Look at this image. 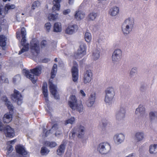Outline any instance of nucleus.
I'll use <instances>...</instances> for the list:
<instances>
[{"mask_svg":"<svg viewBox=\"0 0 157 157\" xmlns=\"http://www.w3.org/2000/svg\"><path fill=\"white\" fill-rule=\"evenodd\" d=\"M68 105L72 109L76 110L80 113L82 112L83 110V105L81 101L78 102L75 95L71 96L68 101Z\"/></svg>","mask_w":157,"mask_h":157,"instance_id":"f257e3e1","label":"nucleus"},{"mask_svg":"<svg viewBox=\"0 0 157 157\" xmlns=\"http://www.w3.org/2000/svg\"><path fill=\"white\" fill-rule=\"evenodd\" d=\"M30 71L26 70H24V73L26 77L29 79L34 84L37 80V78H35L34 75L36 76H39L41 73V69L39 67H36L30 69Z\"/></svg>","mask_w":157,"mask_h":157,"instance_id":"f03ea898","label":"nucleus"},{"mask_svg":"<svg viewBox=\"0 0 157 157\" xmlns=\"http://www.w3.org/2000/svg\"><path fill=\"white\" fill-rule=\"evenodd\" d=\"M11 99L16 102L19 105H21L22 102V96L21 93L17 90L15 89L13 94L11 96Z\"/></svg>","mask_w":157,"mask_h":157,"instance_id":"7ed1b4c3","label":"nucleus"},{"mask_svg":"<svg viewBox=\"0 0 157 157\" xmlns=\"http://www.w3.org/2000/svg\"><path fill=\"white\" fill-rule=\"evenodd\" d=\"M134 22L133 21H131L130 18L128 19L125 20L123 25V26H126V28L123 29L122 27V31L124 34H128L130 31L132 30V28L133 26Z\"/></svg>","mask_w":157,"mask_h":157,"instance_id":"20e7f679","label":"nucleus"},{"mask_svg":"<svg viewBox=\"0 0 157 157\" xmlns=\"http://www.w3.org/2000/svg\"><path fill=\"white\" fill-rule=\"evenodd\" d=\"M84 127L82 126L74 128L71 131V136L70 137L72 139L74 138L75 134L78 132V138H81L84 135Z\"/></svg>","mask_w":157,"mask_h":157,"instance_id":"39448f33","label":"nucleus"},{"mask_svg":"<svg viewBox=\"0 0 157 157\" xmlns=\"http://www.w3.org/2000/svg\"><path fill=\"white\" fill-rule=\"evenodd\" d=\"M110 146L109 144L104 142L99 144L98 149L100 153L106 154L110 150Z\"/></svg>","mask_w":157,"mask_h":157,"instance_id":"423d86ee","label":"nucleus"},{"mask_svg":"<svg viewBox=\"0 0 157 157\" xmlns=\"http://www.w3.org/2000/svg\"><path fill=\"white\" fill-rule=\"evenodd\" d=\"M6 137L13 138L15 136L14 129L9 125H6L4 127L3 131Z\"/></svg>","mask_w":157,"mask_h":157,"instance_id":"0eeeda50","label":"nucleus"},{"mask_svg":"<svg viewBox=\"0 0 157 157\" xmlns=\"http://www.w3.org/2000/svg\"><path fill=\"white\" fill-rule=\"evenodd\" d=\"M106 95L105 101V102L109 103L113 99L115 94L114 89L112 87L108 88L105 91Z\"/></svg>","mask_w":157,"mask_h":157,"instance_id":"6e6552de","label":"nucleus"},{"mask_svg":"<svg viewBox=\"0 0 157 157\" xmlns=\"http://www.w3.org/2000/svg\"><path fill=\"white\" fill-rule=\"evenodd\" d=\"M38 44V41L35 39H33L30 43V49L36 52L37 55L40 52Z\"/></svg>","mask_w":157,"mask_h":157,"instance_id":"1a4fd4ad","label":"nucleus"},{"mask_svg":"<svg viewBox=\"0 0 157 157\" xmlns=\"http://www.w3.org/2000/svg\"><path fill=\"white\" fill-rule=\"evenodd\" d=\"M86 46L85 44L82 43L80 45L79 48L76 54L77 58H80L86 55Z\"/></svg>","mask_w":157,"mask_h":157,"instance_id":"9d476101","label":"nucleus"},{"mask_svg":"<svg viewBox=\"0 0 157 157\" xmlns=\"http://www.w3.org/2000/svg\"><path fill=\"white\" fill-rule=\"evenodd\" d=\"M48 84L50 92L55 99H59V95L57 94V90L56 86L53 84L52 81L50 80L49 81Z\"/></svg>","mask_w":157,"mask_h":157,"instance_id":"9b49d317","label":"nucleus"},{"mask_svg":"<svg viewBox=\"0 0 157 157\" xmlns=\"http://www.w3.org/2000/svg\"><path fill=\"white\" fill-rule=\"evenodd\" d=\"M26 37H22L21 41V44L23 48L19 52L18 54L21 55L22 53L27 51L29 50V44L28 43H26Z\"/></svg>","mask_w":157,"mask_h":157,"instance_id":"f8f14e48","label":"nucleus"},{"mask_svg":"<svg viewBox=\"0 0 157 157\" xmlns=\"http://www.w3.org/2000/svg\"><path fill=\"white\" fill-rule=\"evenodd\" d=\"M92 74L90 70H87L84 74L83 82L85 83L90 82L92 79Z\"/></svg>","mask_w":157,"mask_h":157,"instance_id":"ddd939ff","label":"nucleus"},{"mask_svg":"<svg viewBox=\"0 0 157 157\" xmlns=\"http://www.w3.org/2000/svg\"><path fill=\"white\" fill-rule=\"evenodd\" d=\"M16 152L19 154L25 157V156L28 154L27 152L25 150L23 146L18 145L15 147Z\"/></svg>","mask_w":157,"mask_h":157,"instance_id":"4468645a","label":"nucleus"},{"mask_svg":"<svg viewBox=\"0 0 157 157\" xmlns=\"http://www.w3.org/2000/svg\"><path fill=\"white\" fill-rule=\"evenodd\" d=\"M78 29V26L76 25H69L66 29L65 33L68 34H72L75 31H77Z\"/></svg>","mask_w":157,"mask_h":157,"instance_id":"2eb2a0df","label":"nucleus"},{"mask_svg":"<svg viewBox=\"0 0 157 157\" xmlns=\"http://www.w3.org/2000/svg\"><path fill=\"white\" fill-rule=\"evenodd\" d=\"M122 52L121 50L117 49L113 52L112 56V60L113 61H117L121 57Z\"/></svg>","mask_w":157,"mask_h":157,"instance_id":"dca6fc26","label":"nucleus"},{"mask_svg":"<svg viewBox=\"0 0 157 157\" xmlns=\"http://www.w3.org/2000/svg\"><path fill=\"white\" fill-rule=\"evenodd\" d=\"M71 73L73 81L77 82L78 79V69L76 67L73 66L72 67Z\"/></svg>","mask_w":157,"mask_h":157,"instance_id":"f3484780","label":"nucleus"},{"mask_svg":"<svg viewBox=\"0 0 157 157\" xmlns=\"http://www.w3.org/2000/svg\"><path fill=\"white\" fill-rule=\"evenodd\" d=\"M42 90L43 94L45 98V100L46 102L48 101V92L47 89V84L46 82H44L42 85Z\"/></svg>","mask_w":157,"mask_h":157,"instance_id":"a211bd4d","label":"nucleus"},{"mask_svg":"<svg viewBox=\"0 0 157 157\" xmlns=\"http://www.w3.org/2000/svg\"><path fill=\"white\" fill-rule=\"evenodd\" d=\"M62 0H53L52 3L53 6L52 10L53 11H59L60 9V3Z\"/></svg>","mask_w":157,"mask_h":157,"instance_id":"6ab92c4d","label":"nucleus"},{"mask_svg":"<svg viewBox=\"0 0 157 157\" xmlns=\"http://www.w3.org/2000/svg\"><path fill=\"white\" fill-rule=\"evenodd\" d=\"M2 100L5 102V104L10 111L12 112L13 111V106L11 104L10 101H8V98L6 96H4L2 98Z\"/></svg>","mask_w":157,"mask_h":157,"instance_id":"aec40b11","label":"nucleus"},{"mask_svg":"<svg viewBox=\"0 0 157 157\" xmlns=\"http://www.w3.org/2000/svg\"><path fill=\"white\" fill-rule=\"evenodd\" d=\"M7 38L6 36L3 35H0V46L3 50H5L6 44V41Z\"/></svg>","mask_w":157,"mask_h":157,"instance_id":"412c9836","label":"nucleus"},{"mask_svg":"<svg viewBox=\"0 0 157 157\" xmlns=\"http://www.w3.org/2000/svg\"><path fill=\"white\" fill-rule=\"evenodd\" d=\"M12 119V115L9 113L5 114L3 117V121L5 123H9Z\"/></svg>","mask_w":157,"mask_h":157,"instance_id":"4be33fe9","label":"nucleus"},{"mask_svg":"<svg viewBox=\"0 0 157 157\" xmlns=\"http://www.w3.org/2000/svg\"><path fill=\"white\" fill-rule=\"evenodd\" d=\"M95 93L94 94H91L89 99L87 102V105L88 107L92 106L94 104L95 99Z\"/></svg>","mask_w":157,"mask_h":157,"instance_id":"5701e85b","label":"nucleus"},{"mask_svg":"<svg viewBox=\"0 0 157 157\" xmlns=\"http://www.w3.org/2000/svg\"><path fill=\"white\" fill-rule=\"evenodd\" d=\"M125 113V109L123 108H120V111L116 114V118L117 119H121L124 117Z\"/></svg>","mask_w":157,"mask_h":157,"instance_id":"b1692460","label":"nucleus"},{"mask_svg":"<svg viewBox=\"0 0 157 157\" xmlns=\"http://www.w3.org/2000/svg\"><path fill=\"white\" fill-rule=\"evenodd\" d=\"M85 13L81 11H77L75 15V18L78 20H80L83 18L85 16Z\"/></svg>","mask_w":157,"mask_h":157,"instance_id":"393cba45","label":"nucleus"},{"mask_svg":"<svg viewBox=\"0 0 157 157\" xmlns=\"http://www.w3.org/2000/svg\"><path fill=\"white\" fill-rule=\"evenodd\" d=\"M53 28V31L55 32H60L62 30L61 25L60 23H55L54 25Z\"/></svg>","mask_w":157,"mask_h":157,"instance_id":"a878e982","label":"nucleus"},{"mask_svg":"<svg viewBox=\"0 0 157 157\" xmlns=\"http://www.w3.org/2000/svg\"><path fill=\"white\" fill-rule=\"evenodd\" d=\"M114 139L119 143H121L124 140V136L122 134L120 133L115 135L114 137Z\"/></svg>","mask_w":157,"mask_h":157,"instance_id":"bb28decb","label":"nucleus"},{"mask_svg":"<svg viewBox=\"0 0 157 157\" xmlns=\"http://www.w3.org/2000/svg\"><path fill=\"white\" fill-rule=\"evenodd\" d=\"M119 8L117 7H114L110 9L109 14L112 16H115L119 13Z\"/></svg>","mask_w":157,"mask_h":157,"instance_id":"cd10ccee","label":"nucleus"},{"mask_svg":"<svg viewBox=\"0 0 157 157\" xmlns=\"http://www.w3.org/2000/svg\"><path fill=\"white\" fill-rule=\"evenodd\" d=\"M57 71V65L56 64H54L52 69L51 72V78L53 79L56 76Z\"/></svg>","mask_w":157,"mask_h":157,"instance_id":"c85d7f7f","label":"nucleus"},{"mask_svg":"<svg viewBox=\"0 0 157 157\" xmlns=\"http://www.w3.org/2000/svg\"><path fill=\"white\" fill-rule=\"evenodd\" d=\"M65 149V146L63 144H61L57 150L58 155H60L64 152Z\"/></svg>","mask_w":157,"mask_h":157,"instance_id":"c756f323","label":"nucleus"},{"mask_svg":"<svg viewBox=\"0 0 157 157\" xmlns=\"http://www.w3.org/2000/svg\"><path fill=\"white\" fill-rule=\"evenodd\" d=\"M149 152L151 154H155L157 152V144L151 145L149 147Z\"/></svg>","mask_w":157,"mask_h":157,"instance_id":"7c9ffc66","label":"nucleus"},{"mask_svg":"<svg viewBox=\"0 0 157 157\" xmlns=\"http://www.w3.org/2000/svg\"><path fill=\"white\" fill-rule=\"evenodd\" d=\"M0 83H9V81L8 78H5L4 73L3 72L0 73Z\"/></svg>","mask_w":157,"mask_h":157,"instance_id":"2f4dec72","label":"nucleus"},{"mask_svg":"<svg viewBox=\"0 0 157 157\" xmlns=\"http://www.w3.org/2000/svg\"><path fill=\"white\" fill-rule=\"evenodd\" d=\"M44 144L45 145L51 148L54 147H56L57 145L56 143L55 142H50L49 141H45Z\"/></svg>","mask_w":157,"mask_h":157,"instance_id":"473e14b6","label":"nucleus"},{"mask_svg":"<svg viewBox=\"0 0 157 157\" xmlns=\"http://www.w3.org/2000/svg\"><path fill=\"white\" fill-rule=\"evenodd\" d=\"M136 139L138 141L142 140L144 137V133L141 132L136 133L135 135Z\"/></svg>","mask_w":157,"mask_h":157,"instance_id":"72a5a7b5","label":"nucleus"},{"mask_svg":"<svg viewBox=\"0 0 157 157\" xmlns=\"http://www.w3.org/2000/svg\"><path fill=\"white\" fill-rule=\"evenodd\" d=\"M100 52L98 50H95L93 53L92 56L94 60L98 59L100 57Z\"/></svg>","mask_w":157,"mask_h":157,"instance_id":"f704fd0d","label":"nucleus"},{"mask_svg":"<svg viewBox=\"0 0 157 157\" xmlns=\"http://www.w3.org/2000/svg\"><path fill=\"white\" fill-rule=\"evenodd\" d=\"M145 110V108L143 107V105H140L139 106L138 108L136 109L135 113L136 114H137L138 112H139L141 114L144 112Z\"/></svg>","mask_w":157,"mask_h":157,"instance_id":"c9c22d12","label":"nucleus"},{"mask_svg":"<svg viewBox=\"0 0 157 157\" xmlns=\"http://www.w3.org/2000/svg\"><path fill=\"white\" fill-rule=\"evenodd\" d=\"M49 151L45 147H43L41 148L40 153L42 155H46L48 153Z\"/></svg>","mask_w":157,"mask_h":157,"instance_id":"e433bc0d","label":"nucleus"},{"mask_svg":"<svg viewBox=\"0 0 157 157\" xmlns=\"http://www.w3.org/2000/svg\"><path fill=\"white\" fill-rule=\"evenodd\" d=\"M97 15V13L94 12L90 13L89 15L88 18L89 20H94Z\"/></svg>","mask_w":157,"mask_h":157,"instance_id":"4c0bfd02","label":"nucleus"},{"mask_svg":"<svg viewBox=\"0 0 157 157\" xmlns=\"http://www.w3.org/2000/svg\"><path fill=\"white\" fill-rule=\"evenodd\" d=\"M85 39L87 42H90L91 40V36L90 34L88 32H86L85 35Z\"/></svg>","mask_w":157,"mask_h":157,"instance_id":"58836bf2","label":"nucleus"},{"mask_svg":"<svg viewBox=\"0 0 157 157\" xmlns=\"http://www.w3.org/2000/svg\"><path fill=\"white\" fill-rule=\"evenodd\" d=\"M48 42L47 40H42L40 43V47L42 49L46 48L48 46Z\"/></svg>","mask_w":157,"mask_h":157,"instance_id":"ea45409f","label":"nucleus"},{"mask_svg":"<svg viewBox=\"0 0 157 157\" xmlns=\"http://www.w3.org/2000/svg\"><path fill=\"white\" fill-rule=\"evenodd\" d=\"M58 13L54 14H49L48 17V19L49 21L54 20H56L57 17Z\"/></svg>","mask_w":157,"mask_h":157,"instance_id":"a19ab883","label":"nucleus"},{"mask_svg":"<svg viewBox=\"0 0 157 157\" xmlns=\"http://www.w3.org/2000/svg\"><path fill=\"white\" fill-rule=\"evenodd\" d=\"M149 116L151 121L155 119V118H157V112H151L150 113Z\"/></svg>","mask_w":157,"mask_h":157,"instance_id":"79ce46f5","label":"nucleus"},{"mask_svg":"<svg viewBox=\"0 0 157 157\" xmlns=\"http://www.w3.org/2000/svg\"><path fill=\"white\" fill-rule=\"evenodd\" d=\"M40 5V3L38 1L34 2L32 5V9L34 10L35 8Z\"/></svg>","mask_w":157,"mask_h":157,"instance_id":"37998d69","label":"nucleus"},{"mask_svg":"<svg viewBox=\"0 0 157 157\" xmlns=\"http://www.w3.org/2000/svg\"><path fill=\"white\" fill-rule=\"evenodd\" d=\"M75 121V119L74 117H71L70 119L66 120L65 124H72Z\"/></svg>","mask_w":157,"mask_h":157,"instance_id":"c03bdc74","label":"nucleus"},{"mask_svg":"<svg viewBox=\"0 0 157 157\" xmlns=\"http://www.w3.org/2000/svg\"><path fill=\"white\" fill-rule=\"evenodd\" d=\"M21 80V76L20 75H17L13 78V82L14 83L17 81H20Z\"/></svg>","mask_w":157,"mask_h":157,"instance_id":"a18cd8bd","label":"nucleus"},{"mask_svg":"<svg viewBox=\"0 0 157 157\" xmlns=\"http://www.w3.org/2000/svg\"><path fill=\"white\" fill-rule=\"evenodd\" d=\"M45 27L46 29V31L49 32L51 27V24L50 22L47 23L45 25Z\"/></svg>","mask_w":157,"mask_h":157,"instance_id":"49530a36","label":"nucleus"},{"mask_svg":"<svg viewBox=\"0 0 157 157\" xmlns=\"http://www.w3.org/2000/svg\"><path fill=\"white\" fill-rule=\"evenodd\" d=\"M21 35L22 37H26L25 36L26 35V31L25 28L23 27L21 29Z\"/></svg>","mask_w":157,"mask_h":157,"instance_id":"de8ad7c7","label":"nucleus"},{"mask_svg":"<svg viewBox=\"0 0 157 157\" xmlns=\"http://www.w3.org/2000/svg\"><path fill=\"white\" fill-rule=\"evenodd\" d=\"M15 8V6L14 5H6L5 6V9L7 10H9L10 9H13Z\"/></svg>","mask_w":157,"mask_h":157,"instance_id":"09e8293b","label":"nucleus"},{"mask_svg":"<svg viewBox=\"0 0 157 157\" xmlns=\"http://www.w3.org/2000/svg\"><path fill=\"white\" fill-rule=\"evenodd\" d=\"M70 12V10L69 9L64 10L63 11V13L64 15H67Z\"/></svg>","mask_w":157,"mask_h":157,"instance_id":"8fccbe9b","label":"nucleus"},{"mask_svg":"<svg viewBox=\"0 0 157 157\" xmlns=\"http://www.w3.org/2000/svg\"><path fill=\"white\" fill-rule=\"evenodd\" d=\"M136 68H132L131 71L130 72V74L131 75H132L133 74V73H134L136 71Z\"/></svg>","mask_w":157,"mask_h":157,"instance_id":"3c124183","label":"nucleus"},{"mask_svg":"<svg viewBox=\"0 0 157 157\" xmlns=\"http://www.w3.org/2000/svg\"><path fill=\"white\" fill-rule=\"evenodd\" d=\"M5 126H4L2 124L1 122L0 121V131H3V129H4V127Z\"/></svg>","mask_w":157,"mask_h":157,"instance_id":"603ef678","label":"nucleus"},{"mask_svg":"<svg viewBox=\"0 0 157 157\" xmlns=\"http://www.w3.org/2000/svg\"><path fill=\"white\" fill-rule=\"evenodd\" d=\"M106 120H103L102 121V125L103 127H105L107 125V123L106 122Z\"/></svg>","mask_w":157,"mask_h":157,"instance_id":"864d4df0","label":"nucleus"},{"mask_svg":"<svg viewBox=\"0 0 157 157\" xmlns=\"http://www.w3.org/2000/svg\"><path fill=\"white\" fill-rule=\"evenodd\" d=\"M58 128V124H54L52 127V129H54L56 130H57Z\"/></svg>","mask_w":157,"mask_h":157,"instance_id":"5fc2aeb1","label":"nucleus"},{"mask_svg":"<svg viewBox=\"0 0 157 157\" xmlns=\"http://www.w3.org/2000/svg\"><path fill=\"white\" fill-rule=\"evenodd\" d=\"M13 150V146L12 145H10L9 148L8 149V152H11Z\"/></svg>","mask_w":157,"mask_h":157,"instance_id":"6e6d98bb","label":"nucleus"},{"mask_svg":"<svg viewBox=\"0 0 157 157\" xmlns=\"http://www.w3.org/2000/svg\"><path fill=\"white\" fill-rule=\"evenodd\" d=\"M80 93L83 97H85L86 94L83 90H81L80 91Z\"/></svg>","mask_w":157,"mask_h":157,"instance_id":"4d7b16f0","label":"nucleus"},{"mask_svg":"<svg viewBox=\"0 0 157 157\" xmlns=\"http://www.w3.org/2000/svg\"><path fill=\"white\" fill-rule=\"evenodd\" d=\"M51 130H48L45 133V136H47L50 133Z\"/></svg>","mask_w":157,"mask_h":157,"instance_id":"13d9d810","label":"nucleus"},{"mask_svg":"<svg viewBox=\"0 0 157 157\" xmlns=\"http://www.w3.org/2000/svg\"><path fill=\"white\" fill-rule=\"evenodd\" d=\"M50 60L48 59H44L42 60V62L43 63H46L49 61Z\"/></svg>","mask_w":157,"mask_h":157,"instance_id":"bf43d9fd","label":"nucleus"},{"mask_svg":"<svg viewBox=\"0 0 157 157\" xmlns=\"http://www.w3.org/2000/svg\"><path fill=\"white\" fill-rule=\"evenodd\" d=\"M16 141V139H14L13 140L10 141H9L10 143V144H14V143Z\"/></svg>","mask_w":157,"mask_h":157,"instance_id":"052dcab7","label":"nucleus"},{"mask_svg":"<svg viewBox=\"0 0 157 157\" xmlns=\"http://www.w3.org/2000/svg\"><path fill=\"white\" fill-rule=\"evenodd\" d=\"M135 154L134 153H132L129 155L128 156L126 157H135Z\"/></svg>","mask_w":157,"mask_h":157,"instance_id":"680f3d73","label":"nucleus"},{"mask_svg":"<svg viewBox=\"0 0 157 157\" xmlns=\"http://www.w3.org/2000/svg\"><path fill=\"white\" fill-rule=\"evenodd\" d=\"M2 6H0V15H1L3 11V10L2 8Z\"/></svg>","mask_w":157,"mask_h":157,"instance_id":"e2e57ef3","label":"nucleus"},{"mask_svg":"<svg viewBox=\"0 0 157 157\" xmlns=\"http://www.w3.org/2000/svg\"><path fill=\"white\" fill-rule=\"evenodd\" d=\"M73 0H69L68 3L69 4H71L73 2Z\"/></svg>","mask_w":157,"mask_h":157,"instance_id":"0e129e2a","label":"nucleus"},{"mask_svg":"<svg viewBox=\"0 0 157 157\" xmlns=\"http://www.w3.org/2000/svg\"><path fill=\"white\" fill-rule=\"evenodd\" d=\"M2 65L1 63H0V70H1L2 67Z\"/></svg>","mask_w":157,"mask_h":157,"instance_id":"69168bd1","label":"nucleus"},{"mask_svg":"<svg viewBox=\"0 0 157 157\" xmlns=\"http://www.w3.org/2000/svg\"><path fill=\"white\" fill-rule=\"evenodd\" d=\"M54 61L55 62H57V58H55L54 59Z\"/></svg>","mask_w":157,"mask_h":157,"instance_id":"338daca9","label":"nucleus"},{"mask_svg":"<svg viewBox=\"0 0 157 157\" xmlns=\"http://www.w3.org/2000/svg\"><path fill=\"white\" fill-rule=\"evenodd\" d=\"M7 1H10V0H3V1L4 2H6Z\"/></svg>","mask_w":157,"mask_h":157,"instance_id":"774afa93","label":"nucleus"}]
</instances>
